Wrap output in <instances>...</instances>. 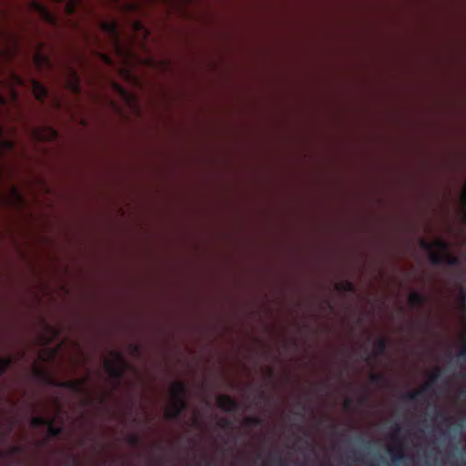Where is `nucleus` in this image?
<instances>
[{"instance_id": "1", "label": "nucleus", "mask_w": 466, "mask_h": 466, "mask_svg": "<svg viewBox=\"0 0 466 466\" xmlns=\"http://www.w3.org/2000/svg\"><path fill=\"white\" fill-rule=\"evenodd\" d=\"M58 349L43 348L38 353V359L32 364L33 374L45 383L72 390L76 392H84L87 383V377L66 380L58 382L51 369L46 362L52 361L57 355Z\"/></svg>"}, {"instance_id": "2", "label": "nucleus", "mask_w": 466, "mask_h": 466, "mask_svg": "<svg viewBox=\"0 0 466 466\" xmlns=\"http://www.w3.org/2000/svg\"><path fill=\"white\" fill-rule=\"evenodd\" d=\"M420 245L429 252L430 260L433 264H454L457 261V258L450 252L449 244L441 238H437L432 241L421 238Z\"/></svg>"}, {"instance_id": "3", "label": "nucleus", "mask_w": 466, "mask_h": 466, "mask_svg": "<svg viewBox=\"0 0 466 466\" xmlns=\"http://www.w3.org/2000/svg\"><path fill=\"white\" fill-rule=\"evenodd\" d=\"M186 389L182 381L177 380L170 385L169 398L165 407V416L167 419L177 418L186 407Z\"/></svg>"}, {"instance_id": "4", "label": "nucleus", "mask_w": 466, "mask_h": 466, "mask_svg": "<svg viewBox=\"0 0 466 466\" xmlns=\"http://www.w3.org/2000/svg\"><path fill=\"white\" fill-rule=\"evenodd\" d=\"M104 367L111 378H121L127 368V363L122 354L110 351L104 360Z\"/></svg>"}, {"instance_id": "5", "label": "nucleus", "mask_w": 466, "mask_h": 466, "mask_svg": "<svg viewBox=\"0 0 466 466\" xmlns=\"http://www.w3.org/2000/svg\"><path fill=\"white\" fill-rule=\"evenodd\" d=\"M387 450L390 456L394 459H400L403 457L402 443L398 437L397 431L392 432L390 435V439L387 442Z\"/></svg>"}, {"instance_id": "6", "label": "nucleus", "mask_w": 466, "mask_h": 466, "mask_svg": "<svg viewBox=\"0 0 466 466\" xmlns=\"http://www.w3.org/2000/svg\"><path fill=\"white\" fill-rule=\"evenodd\" d=\"M101 30L109 34V37L118 49L119 46V33L117 30V22L116 20L102 21L99 25Z\"/></svg>"}, {"instance_id": "7", "label": "nucleus", "mask_w": 466, "mask_h": 466, "mask_svg": "<svg viewBox=\"0 0 466 466\" xmlns=\"http://www.w3.org/2000/svg\"><path fill=\"white\" fill-rule=\"evenodd\" d=\"M29 7L33 11L37 12L40 15V16L46 22H48L52 25L56 24L55 15L48 10V8L45 5L39 3L35 0H33L29 3Z\"/></svg>"}, {"instance_id": "8", "label": "nucleus", "mask_w": 466, "mask_h": 466, "mask_svg": "<svg viewBox=\"0 0 466 466\" xmlns=\"http://www.w3.org/2000/svg\"><path fill=\"white\" fill-rule=\"evenodd\" d=\"M66 88L74 94L80 92V81L77 73L74 69H69L66 76Z\"/></svg>"}, {"instance_id": "9", "label": "nucleus", "mask_w": 466, "mask_h": 466, "mask_svg": "<svg viewBox=\"0 0 466 466\" xmlns=\"http://www.w3.org/2000/svg\"><path fill=\"white\" fill-rule=\"evenodd\" d=\"M56 131L54 128L48 127H37L34 130L35 137L43 141L53 140L56 137Z\"/></svg>"}, {"instance_id": "10", "label": "nucleus", "mask_w": 466, "mask_h": 466, "mask_svg": "<svg viewBox=\"0 0 466 466\" xmlns=\"http://www.w3.org/2000/svg\"><path fill=\"white\" fill-rule=\"evenodd\" d=\"M57 337V331L51 326H45L43 332L38 338V342L41 345H47Z\"/></svg>"}, {"instance_id": "11", "label": "nucleus", "mask_w": 466, "mask_h": 466, "mask_svg": "<svg viewBox=\"0 0 466 466\" xmlns=\"http://www.w3.org/2000/svg\"><path fill=\"white\" fill-rule=\"evenodd\" d=\"M217 404L226 411H232L237 408L236 401L228 395H219L217 398Z\"/></svg>"}, {"instance_id": "12", "label": "nucleus", "mask_w": 466, "mask_h": 466, "mask_svg": "<svg viewBox=\"0 0 466 466\" xmlns=\"http://www.w3.org/2000/svg\"><path fill=\"white\" fill-rule=\"evenodd\" d=\"M144 3L141 1H131L124 3L120 5L119 9L123 13H136L143 9Z\"/></svg>"}, {"instance_id": "13", "label": "nucleus", "mask_w": 466, "mask_h": 466, "mask_svg": "<svg viewBox=\"0 0 466 466\" xmlns=\"http://www.w3.org/2000/svg\"><path fill=\"white\" fill-rule=\"evenodd\" d=\"M7 202L14 207L23 205V198L15 187H12L7 195Z\"/></svg>"}, {"instance_id": "14", "label": "nucleus", "mask_w": 466, "mask_h": 466, "mask_svg": "<svg viewBox=\"0 0 466 466\" xmlns=\"http://www.w3.org/2000/svg\"><path fill=\"white\" fill-rule=\"evenodd\" d=\"M32 91L35 97L39 101H43L46 97L47 91L46 87L36 80L32 81Z\"/></svg>"}, {"instance_id": "15", "label": "nucleus", "mask_w": 466, "mask_h": 466, "mask_svg": "<svg viewBox=\"0 0 466 466\" xmlns=\"http://www.w3.org/2000/svg\"><path fill=\"white\" fill-rule=\"evenodd\" d=\"M408 303L411 307L420 306L423 303V297L417 292H411L408 297Z\"/></svg>"}, {"instance_id": "16", "label": "nucleus", "mask_w": 466, "mask_h": 466, "mask_svg": "<svg viewBox=\"0 0 466 466\" xmlns=\"http://www.w3.org/2000/svg\"><path fill=\"white\" fill-rule=\"evenodd\" d=\"M34 62L37 66L41 67L49 64V58L42 52L37 51L34 55Z\"/></svg>"}, {"instance_id": "17", "label": "nucleus", "mask_w": 466, "mask_h": 466, "mask_svg": "<svg viewBox=\"0 0 466 466\" xmlns=\"http://www.w3.org/2000/svg\"><path fill=\"white\" fill-rule=\"evenodd\" d=\"M82 0H68L65 11L67 15H73Z\"/></svg>"}, {"instance_id": "18", "label": "nucleus", "mask_w": 466, "mask_h": 466, "mask_svg": "<svg viewBox=\"0 0 466 466\" xmlns=\"http://www.w3.org/2000/svg\"><path fill=\"white\" fill-rule=\"evenodd\" d=\"M15 147V143L12 140H1L0 141V155H3L7 150H12Z\"/></svg>"}, {"instance_id": "19", "label": "nucleus", "mask_w": 466, "mask_h": 466, "mask_svg": "<svg viewBox=\"0 0 466 466\" xmlns=\"http://www.w3.org/2000/svg\"><path fill=\"white\" fill-rule=\"evenodd\" d=\"M49 419L40 416H35L31 420V425L34 427L36 426H46L48 423Z\"/></svg>"}, {"instance_id": "20", "label": "nucleus", "mask_w": 466, "mask_h": 466, "mask_svg": "<svg viewBox=\"0 0 466 466\" xmlns=\"http://www.w3.org/2000/svg\"><path fill=\"white\" fill-rule=\"evenodd\" d=\"M11 363H12V359L10 357L0 358V375L7 370V368L11 365Z\"/></svg>"}, {"instance_id": "21", "label": "nucleus", "mask_w": 466, "mask_h": 466, "mask_svg": "<svg viewBox=\"0 0 466 466\" xmlns=\"http://www.w3.org/2000/svg\"><path fill=\"white\" fill-rule=\"evenodd\" d=\"M47 426V431L50 435L52 436H56L60 433L61 431V429L60 428H57L54 425L53 423V420H48V423L46 424Z\"/></svg>"}, {"instance_id": "22", "label": "nucleus", "mask_w": 466, "mask_h": 466, "mask_svg": "<svg viewBox=\"0 0 466 466\" xmlns=\"http://www.w3.org/2000/svg\"><path fill=\"white\" fill-rule=\"evenodd\" d=\"M460 202L461 206V209L463 210V213L466 211V179L463 184L461 195H460Z\"/></svg>"}, {"instance_id": "23", "label": "nucleus", "mask_w": 466, "mask_h": 466, "mask_svg": "<svg viewBox=\"0 0 466 466\" xmlns=\"http://www.w3.org/2000/svg\"><path fill=\"white\" fill-rule=\"evenodd\" d=\"M99 56L100 58L107 65H112V59L110 58L109 56L106 55V54H99Z\"/></svg>"}, {"instance_id": "24", "label": "nucleus", "mask_w": 466, "mask_h": 466, "mask_svg": "<svg viewBox=\"0 0 466 466\" xmlns=\"http://www.w3.org/2000/svg\"><path fill=\"white\" fill-rule=\"evenodd\" d=\"M133 27L135 30H139L142 28V24L140 21H135L133 24Z\"/></svg>"}, {"instance_id": "25", "label": "nucleus", "mask_w": 466, "mask_h": 466, "mask_svg": "<svg viewBox=\"0 0 466 466\" xmlns=\"http://www.w3.org/2000/svg\"><path fill=\"white\" fill-rule=\"evenodd\" d=\"M343 289H344L345 290H351V289H352V284H351V283H350V282H346V283L344 284Z\"/></svg>"}, {"instance_id": "26", "label": "nucleus", "mask_w": 466, "mask_h": 466, "mask_svg": "<svg viewBox=\"0 0 466 466\" xmlns=\"http://www.w3.org/2000/svg\"><path fill=\"white\" fill-rule=\"evenodd\" d=\"M115 87H116V89L117 91H119L121 94H123V93L125 92V90H124L120 86H118V85H116V86H115Z\"/></svg>"}, {"instance_id": "27", "label": "nucleus", "mask_w": 466, "mask_h": 466, "mask_svg": "<svg viewBox=\"0 0 466 466\" xmlns=\"http://www.w3.org/2000/svg\"><path fill=\"white\" fill-rule=\"evenodd\" d=\"M5 104V98L2 95H0V105Z\"/></svg>"}, {"instance_id": "28", "label": "nucleus", "mask_w": 466, "mask_h": 466, "mask_svg": "<svg viewBox=\"0 0 466 466\" xmlns=\"http://www.w3.org/2000/svg\"><path fill=\"white\" fill-rule=\"evenodd\" d=\"M462 221L466 223V211L462 214Z\"/></svg>"}, {"instance_id": "29", "label": "nucleus", "mask_w": 466, "mask_h": 466, "mask_svg": "<svg viewBox=\"0 0 466 466\" xmlns=\"http://www.w3.org/2000/svg\"><path fill=\"white\" fill-rule=\"evenodd\" d=\"M380 346L381 348H384V343H383V341H380Z\"/></svg>"}]
</instances>
